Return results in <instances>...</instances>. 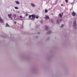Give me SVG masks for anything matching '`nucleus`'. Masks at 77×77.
I'll use <instances>...</instances> for the list:
<instances>
[{
  "label": "nucleus",
  "instance_id": "nucleus-5",
  "mask_svg": "<svg viewBox=\"0 0 77 77\" xmlns=\"http://www.w3.org/2000/svg\"><path fill=\"white\" fill-rule=\"evenodd\" d=\"M31 5L32 6V7H35L36 6H35V4L33 3H31Z\"/></svg>",
  "mask_w": 77,
  "mask_h": 77
},
{
  "label": "nucleus",
  "instance_id": "nucleus-4",
  "mask_svg": "<svg viewBox=\"0 0 77 77\" xmlns=\"http://www.w3.org/2000/svg\"><path fill=\"white\" fill-rule=\"evenodd\" d=\"M8 16L9 18H11V17H12V14H8Z\"/></svg>",
  "mask_w": 77,
  "mask_h": 77
},
{
  "label": "nucleus",
  "instance_id": "nucleus-17",
  "mask_svg": "<svg viewBox=\"0 0 77 77\" xmlns=\"http://www.w3.org/2000/svg\"><path fill=\"white\" fill-rule=\"evenodd\" d=\"M37 19H38V18H39V17H38V16H36L35 17Z\"/></svg>",
  "mask_w": 77,
  "mask_h": 77
},
{
  "label": "nucleus",
  "instance_id": "nucleus-20",
  "mask_svg": "<svg viewBox=\"0 0 77 77\" xmlns=\"http://www.w3.org/2000/svg\"><path fill=\"white\" fill-rule=\"evenodd\" d=\"M65 1L66 3H68V0H65Z\"/></svg>",
  "mask_w": 77,
  "mask_h": 77
},
{
  "label": "nucleus",
  "instance_id": "nucleus-21",
  "mask_svg": "<svg viewBox=\"0 0 77 77\" xmlns=\"http://www.w3.org/2000/svg\"><path fill=\"white\" fill-rule=\"evenodd\" d=\"M25 15L26 16H28V15H29V14H26Z\"/></svg>",
  "mask_w": 77,
  "mask_h": 77
},
{
  "label": "nucleus",
  "instance_id": "nucleus-2",
  "mask_svg": "<svg viewBox=\"0 0 77 77\" xmlns=\"http://www.w3.org/2000/svg\"><path fill=\"white\" fill-rule=\"evenodd\" d=\"M72 15L73 16V17H75L76 15V13L74 12V11H73L72 12Z\"/></svg>",
  "mask_w": 77,
  "mask_h": 77
},
{
  "label": "nucleus",
  "instance_id": "nucleus-13",
  "mask_svg": "<svg viewBox=\"0 0 77 77\" xmlns=\"http://www.w3.org/2000/svg\"><path fill=\"white\" fill-rule=\"evenodd\" d=\"M15 2L16 3V4H17V5L20 4V2H18V1H15Z\"/></svg>",
  "mask_w": 77,
  "mask_h": 77
},
{
  "label": "nucleus",
  "instance_id": "nucleus-18",
  "mask_svg": "<svg viewBox=\"0 0 77 77\" xmlns=\"http://www.w3.org/2000/svg\"><path fill=\"white\" fill-rule=\"evenodd\" d=\"M62 21V19H60V22H61V21Z\"/></svg>",
  "mask_w": 77,
  "mask_h": 77
},
{
  "label": "nucleus",
  "instance_id": "nucleus-15",
  "mask_svg": "<svg viewBox=\"0 0 77 77\" xmlns=\"http://www.w3.org/2000/svg\"><path fill=\"white\" fill-rule=\"evenodd\" d=\"M47 12H48V11H47V10L45 9V13H47Z\"/></svg>",
  "mask_w": 77,
  "mask_h": 77
},
{
  "label": "nucleus",
  "instance_id": "nucleus-12",
  "mask_svg": "<svg viewBox=\"0 0 77 77\" xmlns=\"http://www.w3.org/2000/svg\"><path fill=\"white\" fill-rule=\"evenodd\" d=\"M58 16H60V18H62V14H59Z\"/></svg>",
  "mask_w": 77,
  "mask_h": 77
},
{
  "label": "nucleus",
  "instance_id": "nucleus-27",
  "mask_svg": "<svg viewBox=\"0 0 77 77\" xmlns=\"http://www.w3.org/2000/svg\"><path fill=\"white\" fill-rule=\"evenodd\" d=\"M62 14L63 15V13H62Z\"/></svg>",
  "mask_w": 77,
  "mask_h": 77
},
{
  "label": "nucleus",
  "instance_id": "nucleus-26",
  "mask_svg": "<svg viewBox=\"0 0 77 77\" xmlns=\"http://www.w3.org/2000/svg\"><path fill=\"white\" fill-rule=\"evenodd\" d=\"M61 5L62 6H63V5L62 4H61Z\"/></svg>",
  "mask_w": 77,
  "mask_h": 77
},
{
  "label": "nucleus",
  "instance_id": "nucleus-7",
  "mask_svg": "<svg viewBox=\"0 0 77 77\" xmlns=\"http://www.w3.org/2000/svg\"><path fill=\"white\" fill-rule=\"evenodd\" d=\"M45 19H49V17L47 15L45 17Z\"/></svg>",
  "mask_w": 77,
  "mask_h": 77
},
{
  "label": "nucleus",
  "instance_id": "nucleus-8",
  "mask_svg": "<svg viewBox=\"0 0 77 77\" xmlns=\"http://www.w3.org/2000/svg\"><path fill=\"white\" fill-rule=\"evenodd\" d=\"M59 23H60V22H59V20L57 19V20L56 23L57 24H59Z\"/></svg>",
  "mask_w": 77,
  "mask_h": 77
},
{
  "label": "nucleus",
  "instance_id": "nucleus-25",
  "mask_svg": "<svg viewBox=\"0 0 77 77\" xmlns=\"http://www.w3.org/2000/svg\"><path fill=\"white\" fill-rule=\"evenodd\" d=\"M14 24H16V23H17V22H16V21H15V22H14Z\"/></svg>",
  "mask_w": 77,
  "mask_h": 77
},
{
  "label": "nucleus",
  "instance_id": "nucleus-9",
  "mask_svg": "<svg viewBox=\"0 0 77 77\" xmlns=\"http://www.w3.org/2000/svg\"><path fill=\"white\" fill-rule=\"evenodd\" d=\"M6 25L5 26V27H10V26L8 24V23H6Z\"/></svg>",
  "mask_w": 77,
  "mask_h": 77
},
{
  "label": "nucleus",
  "instance_id": "nucleus-11",
  "mask_svg": "<svg viewBox=\"0 0 77 77\" xmlns=\"http://www.w3.org/2000/svg\"><path fill=\"white\" fill-rule=\"evenodd\" d=\"M51 33V31H50L48 32L47 34H50V33Z\"/></svg>",
  "mask_w": 77,
  "mask_h": 77
},
{
  "label": "nucleus",
  "instance_id": "nucleus-14",
  "mask_svg": "<svg viewBox=\"0 0 77 77\" xmlns=\"http://www.w3.org/2000/svg\"><path fill=\"white\" fill-rule=\"evenodd\" d=\"M14 8L16 9H18V8L17 7H15Z\"/></svg>",
  "mask_w": 77,
  "mask_h": 77
},
{
  "label": "nucleus",
  "instance_id": "nucleus-23",
  "mask_svg": "<svg viewBox=\"0 0 77 77\" xmlns=\"http://www.w3.org/2000/svg\"><path fill=\"white\" fill-rule=\"evenodd\" d=\"M14 16H15V17H14V19H15V17H16V14H15L14 15Z\"/></svg>",
  "mask_w": 77,
  "mask_h": 77
},
{
  "label": "nucleus",
  "instance_id": "nucleus-24",
  "mask_svg": "<svg viewBox=\"0 0 77 77\" xmlns=\"http://www.w3.org/2000/svg\"><path fill=\"white\" fill-rule=\"evenodd\" d=\"M11 20H12V19H13V18L12 17H11L10 18Z\"/></svg>",
  "mask_w": 77,
  "mask_h": 77
},
{
  "label": "nucleus",
  "instance_id": "nucleus-19",
  "mask_svg": "<svg viewBox=\"0 0 77 77\" xmlns=\"http://www.w3.org/2000/svg\"><path fill=\"white\" fill-rule=\"evenodd\" d=\"M63 27V25L62 24L61 26V27Z\"/></svg>",
  "mask_w": 77,
  "mask_h": 77
},
{
  "label": "nucleus",
  "instance_id": "nucleus-16",
  "mask_svg": "<svg viewBox=\"0 0 77 77\" xmlns=\"http://www.w3.org/2000/svg\"><path fill=\"white\" fill-rule=\"evenodd\" d=\"M31 17H32V16H31V15H29V18H31Z\"/></svg>",
  "mask_w": 77,
  "mask_h": 77
},
{
  "label": "nucleus",
  "instance_id": "nucleus-6",
  "mask_svg": "<svg viewBox=\"0 0 77 77\" xmlns=\"http://www.w3.org/2000/svg\"><path fill=\"white\" fill-rule=\"evenodd\" d=\"M0 22H1V23H3L4 22L3 20H2V18H0Z\"/></svg>",
  "mask_w": 77,
  "mask_h": 77
},
{
  "label": "nucleus",
  "instance_id": "nucleus-29",
  "mask_svg": "<svg viewBox=\"0 0 77 77\" xmlns=\"http://www.w3.org/2000/svg\"><path fill=\"white\" fill-rule=\"evenodd\" d=\"M52 15H53V13L52 14Z\"/></svg>",
  "mask_w": 77,
  "mask_h": 77
},
{
  "label": "nucleus",
  "instance_id": "nucleus-22",
  "mask_svg": "<svg viewBox=\"0 0 77 77\" xmlns=\"http://www.w3.org/2000/svg\"><path fill=\"white\" fill-rule=\"evenodd\" d=\"M20 18H23V17H22V16H20Z\"/></svg>",
  "mask_w": 77,
  "mask_h": 77
},
{
  "label": "nucleus",
  "instance_id": "nucleus-1",
  "mask_svg": "<svg viewBox=\"0 0 77 77\" xmlns=\"http://www.w3.org/2000/svg\"><path fill=\"white\" fill-rule=\"evenodd\" d=\"M73 27L75 29H77V27L76 25V21H74L73 23Z\"/></svg>",
  "mask_w": 77,
  "mask_h": 77
},
{
  "label": "nucleus",
  "instance_id": "nucleus-3",
  "mask_svg": "<svg viewBox=\"0 0 77 77\" xmlns=\"http://www.w3.org/2000/svg\"><path fill=\"white\" fill-rule=\"evenodd\" d=\"M31 17H32V18H35L36 17V15H34V14H32L31 15Z\"/></svg>",
  "mask_w": 77,
  "mask_h": 77
},
{
  "label": "nucleus",
  "instance_id": "nucleus-28",
  "mask_svg": "<svg viewBox=\"0 0 77 77\" xmlns=\"http://www.w3.org/2000/svg\"><path fill=\"white\" fill-rule=\"evenodd\" d=\"M71 5H72V3L71 4Z\"/></svg>",
  "mask_w": 77,
  "mask_h": 77
},
{
  "label": "nucleus",
  "instance_id": "nucleus-10",
  "mask_svg": "<svg viewBox=\"0 0 77 77\" xmlns=\"http://www.w3.org/2000/svg\"><path fill=\"white\" fill-rule=\"evenodd\" d=\"M45 29L46 30H48V27L47 26H46Z\"/></svg>",
  "mask_w": 77,
  "mask_h": 77
}]
</instances>
